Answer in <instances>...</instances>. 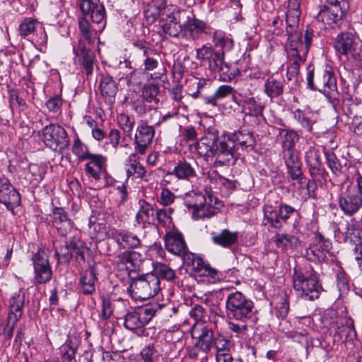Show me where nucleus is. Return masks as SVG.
Wrapping results in <instances>:
<instances>
[{
    "label": "nucleus",
    "mask_w": 362,
    "mask_h": 362,
    "mask_svg": "<svg viewBox=\"0 0 362 362\" xmlns=\"http://www.w3.org/2000/svg\"><path fill=\"white\" fill-rule=\"evenodd\" d=\"M118 241L123 243L124 246L132 248L137 247L141 244V240L137 235L131 232L120 233L118 235Z\"/></svg>",
    "instance_id": "obj_54"
},
{
    "label": "nucleus",
    "mask_w": 362,
    "mask_h": 362,
    "mask_svg": "<svg viewBox=\"0 0 362 362\" xmlns=\"http://www.w3.org/2000/svg\"><path fill=\"white\" fill-rule=\"evenodd\" d=\"M242 103L243 110L247 111L249 115L257 117L262 114L264 106L259 99L255 97H245Z\"/></svg>",
    "instance_id": "obj_45"
},
{
    "label": "nucleus",
    "mask_w": 362,
    "mask_h": 362,
    "mask_svg": "<svg viewBox=\"0 0 362 362\" xmlns=\"http://www.w3.org/2000/svg\"><path fill=\"white\" fill-rule=\"evenodd\" d=\"M349 7L347 0H326L318 13V18L327 24L337 23L341 20Z\"/></svg>",
    "instance_id": "obj_10"
},
{
    "label": "nucleus",
    "mask_w": 362,
    "mask_h": 362,
    "mask_svg": "<svg viewBox=\"0 0 362 362\" xmlns=\"http://www.w3.org/2000/svg\"><path fill=\"white\" fill-rule=\"evenodd\" d=\"M294 27L287 28L286 33L288 35L286 45L287 53V73L288 81L297 83L300 78V67L306 60V57L314 36L313 30L307 28L304 36V42L302 36L298 32L293 33Z\"/></svg>",
    "instance_id": "obj_1"
},
{
    "label": "nucleus",
    "mask_w": 362,
    "mask_h": 362,
    "mask_svg": "<svg viewBox=\"0 0 362 362\" xmlns=\"http://www.w3.org/2000/svg\"><path fill=\"white\" fill-rule=\"evenodd\" d=\"M223 52L216 51L211 46L204 45L196 50V59L202 66L208 67L211 71L218 69V64L224 59Z\"/></svg>",
    "instance_id": "obj_21"
},
{
    "label": "nucleus",
    "mask_w": 362,
    "mask_h": 362,
    "mask_svg": "<svg viewBox=\"0 0 362 362\" xmlns=\"http://www.w3.org/2000/svg\"><path fill=\"white\" fill-rule=\"evenodd\" d=\"M193 338L197 339L196 347L203 352H208L214 339V332L211 328L204 324L194 325L191 330Z\"/></svg>",
    "instance_id": "obj_25"
},
{
    "label": "nucleus",
    "mask_w": 362,
    "mask_h": 362,
    "mask_svg": "<svg viewBox=\"0 0 362 362\" xmlns=\"http://www.w3.org/2000/svg\"><path fill=\"white\" fill-rule=\"evenodd\" d=\"M338 204L344 214L352 216L362 207V195L354 187L347 186L339 195Z\"/></svg>",
    "instance_id": "obj_11"
},
{
    "label": "nucleus",
    "mask_w": 362,
    "mask_h": 362,
    "mask_svg": "<svg viewBox=\"0 0 362 362\" xmlns=\"http://www.w3.org/2000/svg\"><path fill=\"white\" fill-rule=\"evenodd\" d=\"M173 212V209L172 208L158 209L156 213V220L158 223L163 226L170 223L172 221L170 215Z\"/></svg>",
    "instance_id": "obj_62"
},
{
    "label": "nucleus",
    "mask_w": 362,
    "mask_h": 362,
    "mask_svg": "<svg viewBox=\"0 0 362 362\" xmlns=\"http://www.w3.org/2000/svg\"><path fill=\"white\" fill-rule=\"evenodd\" d=\"M324 154L326 157L327 165L332 172L337 176L342 174L344 167L341 165L336 156L329 152H325Z\"/></svg>",
    "instance_id": "obj_56"
},
{
    "label": "nucleus",
    "mask_w": 362,
    "mask_h": 362,
    "mask_svg": "<svg viewBox=\"0 0 362 362\" xmlns=\"http://www.w3.org/2000/svg\"><path fill=\"white\" fill-rule=\"evenodd\" d=\"M160 289L158 277L152 273L134 279L129 287L135 300H145L156 295Z\"/></svg>",
    "instance_id": "obj_4"
},
{
    "label": "nucleus",
    "mask_w": 362,
    "mask_h": 362,
    "mask_svg": "<svg viewBox=\"0 0 362 362\" xmlns=\"http://www.w3.org/2000/svg\"><path fill=\"white\" fill-rule=\"evenodd\" d=\"M0 203L4 204L7 209L11 211L21 204L20 194L11 185L8 180L1 175Z\"/></svg>",
    "instance_id": "obj_22"
},
{
    "label": "nucleus",
    "mask_w": 362,
    "mask_h": 362,
    "mask_svg": "<svg viewBox=\"0 0 362 362\" xmlns=\"http://www.w3.org/2000/svg\"><path fill=\"white\" fill-rule=\"evenodd\" d=\"M295 212V209L288 204H281L278 209L269 205L266 206L264 210V218L267 223L272 228L277 229L281 228L283 222L288 219Z\"/></svg>",
    "instance_id": "obj_17"
},
{
    "label": "nucleus",
    "mask_w": 362,
    "mask_h": 362,
    "mask_svg": "<svg viewBox=\"0 0 362 362\" xmlns=\"http://www.w3.org/2000/svg\"><path fill=\"white\" fill-rule=\"evenodd\" d=\"M207 28L205 21L196 18L194 15L188 16L182 24V37L189 41L197 40L204 33H206Z\"/></svg>",
    "instance_id": "obj_20"
},
{
    "label": "nucleus",
    "mask_w": 362,
    "mask_h": 362,
    "mask_svg": "<svg viewBox=\"0 0 362 362\" xmlns=\"http://www.w3.org/2000/svg\"><path fill=\"white\" fill-rule=\"evenodd\" d=\"M238 144L229 135L224 136L216 148L214 165L216 166L234 164L240 153Z\"/></svg>",
    "instance_id": "obj_8"
},
{
    "label": "nucleus",
    "mask_w": 362,
    "mask_h": 362,
    "mask_svg": "<svg viewBox=\"0 0 362 362\" xmlns=\"http://www.w3.org/2000/svg\"><path fill=\"white\" fill-rule=\"evenodd\" d=\"M54 248L58 262L68 263L74 256L77 259H85L83 243L80 237L76 235L71 236L69 240H66L64 244L55 245Z\"/></svg>",
    "instance_id": "obj_6"
},
{
    "label": "nucleus",
    "mask_w": 362,
    "mask_h": 362,
    "mask_svg": "<svg viewBox=\"0 0 362 362\" xmlns=\"http://www.w3.org/2000/svg\"><path fill=\"white\" fill-rule=\"evenodd\" d=\"M154 275L158 277V279H163L166 281H172L175 278V273L167 264L156 262L153 264Z\"/></svg>",
    "instance_id": "obj_50"
},
{
    "label": "nucleus",
    "mask_w": 362,
    "mask_h": 362,
    "mask_svg": "<svg viewBox=\"0 0 362 362\" xmlns=\"http://www.w3.org/2000/svg\"><path fill=\"white\" fill-rule=\"evenodd\" d=\"M166 308L165 305L157 303L138 308L125 315L124 325L129 330L141 328L147 325L154 315Z\"/></svg>",
    "instance_id": "obj_5"
},
{
    "label": "nucleus",
    "mask_w": 362,
    "mask_h": 362,
    "mask_svg": "<svg viewBox=\"0 0 362 362\" xmlns=\"http://www.w3.org/2000/svg\"><path fill=\"white\" fill-rule=\"evenodd\" d=\"M358 43L354 36L350 33H341L339 34L334 42L336 52L346 58L351 57L356 59L358 57Z\"/></svg>",
    "instance_id": "obj_19"
},
{
    "label": "nucleus",
    "mask_w": 362,
    "mask_h": 362,
    "mask_svg": "<svg viewBox=\"0 0 362 362\" xmlns=\"http://www.w3.org/2000/svg\"><path fill=\"white\" fill-rule=\"evenodd\" d=\"M85 160H88L85 165L86 173L98 182L99 188L106 187L107 183L103 178L107 175V158L101 154L90 153L85 157Z\"/></svg>",
    "instance_id": "obj_9"
},
{
    "label": "nucleus",
    "mask_w": 362,
    "mask_h": 362,
    "mask_svg": "<svg viewBox=\"0 0 362 362\" xmlns=\"http://www.w3.org/2000/svg\"><path fill=\"white\" fill-rule=\"evenodd\" d=\"M96 280V274L93 268H90L82 273L80 279V285L83 294L88 295L95 292V284Z\"/></svg>",
    "instance_id": "obj_39"
},
{
    "label": "nucleus",
    "mask_w": 362,
    "mask_h": 362,
    "mask_svg": "<svg viewBox=\"0 0 362 362\" xmlns=\"http://www.w3.org/2000/svg\"><path fill=\"white\" fill-rule=\"evenodd\" d=\"M228 135L235 144H238V149L241 148L243 150L247 147H252L255 144L253 135L247 129H241Z\"/></svg>",
    "instance_id": "obj_42"
},
{
    "label": "nucleus",
    "mask_w": 362,
    "mask_h": 362,
    "mask_svg": "<svg viewBox=\"0 0 362 362\" xmlns=\"http://www.w3.org/2000/svg\"><path fill=\"white\" fill-rule=\"evenodd\" d=\"M25 302V293L19 290L13 293L8 300V317L18 321L23 313V307Z\"/></svg>",
    "instance_id": "obj_31"
},
{
    "label": "nucleus",
    "mask_w": 362,
    "mask_h": 362,
    "mask_svg": "<svg viewBox=\"0 0 362 362\" xmlns=\"http://www.w3.org/2000/svg\"><path fill=\"white\" fill-rule=\"evenodd\" d=\"M165 248L168 251L177 256H183L187 251V245L180 233L168 232L165 237Z\"/></svg>",
    "instance_id": "obj_27"
},
{
    "label": "nucleus",
    "mask_w": 362,
    "mask_h": 362,
    "mask_svg": "<svg viewBox=\"0 0 362 362\" xmlns=\"http://www.w3.org/2000/svg\"><path fill=\"white\" fill-rule=\"evenodd\" d=\"M343 234L344 242L352 243L354 247L362 245V230L353 221L346 223Z\"/></svg>",
    "instance_id": "obj_34"
},
{
    "label": "nucleus",
    "mask_w": 362,
    "mask_h": 362,
    "mask_svg": "<svg viewBox=\"0 0 362 362\" xmlns=\"http://www.w3.org/2000/svg\"><path fill=\"white\" fill-rule=\"evenodd\" d=\"M78 26L79 30L84 37L85 39L88 40L89 42L92 39V32L93 30L99 31L98 28H94L90 26L88 18L85 17H81L78 19Z\"/></svg>",
    "instance_id": "obj_59"
},
{
    "label": "nucleus",
    "mask_w": 362,
    "mask_h": 362,
    "mask_svg": "<svg viewBox=\"0 0 362 362\" xmlns=\"http://www.w3.org/2000/svg\"><path fill=\"white\" fill-rule=\"evenodd\" d=\"M264 88V93L270 98L279 97L284 92V81L270 76L265 81Z\"/></svg>",
    "instance_id": "obj_41"
},
{
    "label": "nucleus",
    "mask_w": 362,
    "mask_h": 362,
    "mask_svg": "<svg viewBox=\"0 0 362 362\" xmlns=\"http://www.w3.org/2000/svg\"><path fill=\"white\" fill-rule=\"evenodd\" d=\"M277 137L281 140L283 153L293 151V148L299 138L296 132L288 129H279Z\"/></svg>",
    "instance_id": "obj_36"
},
{
    "label": "nucleus",
    "mask_w": 362,
    "mask_h": 362,
    "mask_svg": "<svg viewBox=\"0 0 362 362\" xmlns=\"http://www.w3.org/2000/svg\"><path fill=\"white\" fill-rule=\"evenodd\" d=\"M218 140V132L215 129L209 130L197 143V153L202 156L214 158Z\"/></svg>",
    "instance_id": "obj_26"
},
{
    "label": "nucleus",
    "mask_w": 362,
    "mask_h": 362,
    "mask_svg": "<svg viewBox=\"0 0 362 362\" xmlns=\"http://www.w3.org/2000/svg\"><path fill=\"white\" fill-rule=\"evenodd\" d=\"M155 136V127L141 120L138 124L134 135V149L136 153L144 155L151 146Z\"/></svg>",
    "instance_id": "obj_14"
},
{
    "label": "nucleus",
    "mask_w": 362,
    "mask_h": 362,
    "mask_svg": "<svg viewBox=\"0 0 362 362\" xmlns=\"http://www.w3.org/2000/svg\"><path fill=\"white\" fill-rule=\"evenodd\" d=\"M40 23L37 20L32 18H25L19 25V34L22 37H28L35 33Z\"/></svg>",
    "instance_id": "obj_49"
},
{
    "label": "nucleus",
    "mask_w": 362,
    "mask_h": 362,
    "mask_svg": "<svg viewBox=\"0 0 362 362\" xmlns=\"http://www.w3.org/2000/svg\"><path fill=\"white\" fill-rule=\"evenodd\" d=\"M293 116L294 118L304 129H305L309 132H312L314 121H313L309 117L305 115L303 111L299 109H297L294 111Z\"/></svg>",
    "instance_id": "obj_58"
},
{
    "label": "nucleus",
    "mask_w": 362,
    "mask_h": 362,
    "mask_svg": "<svg viewBox=\"0 0 362 362\" xmlns=\"http://www.w3.org/2000/svg\"><path fill=\"white\" fill-rule=\"evenodd\" d=\"M132 110L139 116L144 117L148 112L152 110H156L158 105H153V103L148 101L143 98H139L134 101H132Z\"/></svg>",
    "instance_id": "obj_48"
},
{
    "label": "nucleus",
    "mask_w": 362,
    "mask_h": 362,
    "mask_svg": "<svg viewBox=\"0 0 362 362\" xmlns=\"http://www.w3.org/2000/svg\"><path fill=\"white\" fill-rule=\"evenodd\" d=\"M214 72H218L220 79L226 82L233 80L235 76V69L226 63L224 59L221 61V64H218V69L214 70Z\"/></svg>",
    "instance_id": "obj_55"
},
{
    "label": "nucleus",
    "mask_w": 362,
    "mask_h": 362,
    "mask_svg": "<svg viewBox=\"0 0 362 362\" xmlns=\"http://www.w3.org/2000/svg\"><path fill=\"white\" fill-rule=\"evenodd\" d=\"M99 88L105 100L108 103H113L118 90L113 78L109 75H102Z\"/></svg>",
    "instance_id": "obj_33"
},
{
    "label": "nucleus",
    "mask_w": 362,
    "mask_h": 362,
    "mask_svg": "<svg viewBox=\"0 0 362 362\" xmlns=\"http://www.w3.org/2000/svg\"><path fill=\"white\" fill-rule=\"evenodd\" d=\"M322 153L315 147H310L305 152V161L310 174L315 177L322 175L324 168L322 163Z\"/></svg>",
    "instance_id": "obj_29"
},
{
    "label": "nucleus",
    "mask_w": 362,
    "mask_h": 362,
    "mask_svg": "<svg viewBox=\"0 0 362 362\" xmlns=\"http://www.w3.org/2000/svg\"><path fill=\"white\" fill-rule=\"evenodd\" d=\"M160 91L159 86L156 84H146L142 88L141 98L153 103V105H158L159 100L157 98Z\"/></svg>",
    "instance_id": "obj_51"
},
{
    "label": "nucleus",
    "mask_w": 362,
    "mask_h": 362,
    "mask_svg": "<svg viewBox=\"0 0 362 362\" xmlns=\"http://www.w3.org/2000/svg\"><path fill=\"white\" fill-rule=\"evenodd\" d=\"M181 12L176 8H164L163 17L160 19L163 31L171 36H182V24H180Z\"/></svg>",
    "instance_id": "obj_16"
},
{
    "label": "nucleus",
    "mask_w": 362,
    "mask_h": 362,
    "mask_svg": "<svg viewBox=\"0 0 362 362\" xmlns=\"http://www.w3.org/2000/svg\"><path fill=\"white\" fill-rule=\"evenodd\" d=\"M139 209L136 214V221L144 228L147 225L153 224L155 221V211L153 206L145 200L139 201Z\"/></svg>",
    "instance_id": "obj_32"
},
{
    "label": "nucleus",
    "mask_w": 362,
    "mask_h": 362,
    "mask_svg": "<svg viewBox=\"0 0 362 362\" xmlns=\"http://www.w3.org/2000/svg\"><path fill=\"white\" fill-rule=\"evenodd\" d=\"M52 225L62 237L73 235L80 237V231L74 227V222L68 217L63 208L57 207L52 212Z\"/></svg>",
    "instance_id": "obj_15"
},
{
    "label": "nucleus",
    "mask_w": 362,
    "mask_h": 362,
    "mask_svg": "<svg viewBox=\"0 0 362 362\" xmlns=\"http://www.w3.org/2000/svg\"><path fill=\"white\" fill-rule=\"evenodd\" d=\"M289 311V305L286 298H282L276 306V315L278 318L284 319Z\"/></svg>",
    "instance_id": "obj_63"
},
{
    "label": "nucleus",
    "mask_w": 362,
    "mask_h": 362,
    "mask_svg": "<svg viewBox=\"0 0 362 362\" xmlns=\"http://www.w3.org/2000/svg\"><path fill=\"white\" fill-rule=\"evenodd\" d=\"M233 92V87L228 85L221 86L216 89L214 94L211 96V100L209 101V103L214 105L216 100L224 98L228 96L229 95L232 94Z\"/></svg>",
    "instance_id": "obj_60"
},
{
    "label": "nucleus",
    "mask_w": 362,
    "mask_h": 362,
    "mask_svg": "<svg viewBox=\"0 0 362 362\" xmlns=\"http://www.w3.org/2000/svg\"><path fill=\"white\" fill-rule=\"evenodd\" d=\"M300 0H288L286 23L288 28L295 27L298 23L300 12Z\"/></svg>",
    "instance_id": "obj_44"
},
{
    "label": "nucleus",
    "mask_w": 362,
    "mask_h": 362,
    "mask_svg": "<svg viewBox=\"0 0 362 362\" xmlns=\"http://www.w3.org/2000/svg\"><path fill=\"white\" fill-rule=\"evenodd\" d=\"M332 247L329 240H325L322 235L317 236L314 242L306 248L305 256L313 262H322L327 258V253Z\"/></svg>",
    "instance_id": "obj_23"
},
{
    "label": "nucleus",
    "mask_w": 362,
    "mask_h": 362,
    "mask_svg": "<svg viewBox=\"0 0 362 362\" xmlns=\"http://www.w3.org/2000/svg\"><path fill=\"white\" fill-rule=\"evenodd\" d=\"M293 284L297 295L305 300H313L318 298L322 290L317 273L310 266L304 269H295Z\"/></svg>",
    "instance_id": "obj_2"
},
{
    "label": "nucleus",
    "mask_w": 362,
    "mask_h": 362,
    "mask_svg": "<svg viewBox=\"0 0 362 362\" xmlns=\"http://www.w3.org/2000/svg\"><path fill=\"white\" fill-rule=\"evenodd\" d=\"M331 327L335 332V339L339 341L345 342L352 340L356 337L354 323L350 317L346 316L338 317L332 322Z\"/></svg>",
    "instance_id": "obj_24"
},
{
    "label": "nucleus",
    "mask_w": 362,
    "mask_h": 362,
    "mask_svg": "<svg viewBox=\"0 0 362 362\" xmlns=\"http://www.w3.org/2000/svg\"><path fill=\"white\" fill-rule=\"evenodd\" d=\"M40 138L44 144L52 150H64L69 144L66 130L57 124L46 125L41 132Z\"/></svg>",
    "instance_id": "obj_7"
},
{
    "label": "nucleus",
    "mask_w": 362,
    "mask_h": 362,
    "mask_svg": "<svg viewBox=\"0 0 362 362\" xmlns=\"http://www.w3.org/2000/svg\"><path fill=\"white\" fill-rule=\"evenodd\" d=\"M175 199V195L168 188H163L160 195L159 202L163 206L171 205Z\"/></svg>",
    "instance_id": "obj_64"
},
{
    "label": "nucleus",
    "mask_w": 362,
    "mask_h": 362,
    "mask_svg": "<svg viewBox=\"0 0 362 362\" xmlns=\"http://www.w3.org/2000/svg\"><path fill=\"white\" fill-rule=\"evenodd\" d=\"M126 173L128 177L134 176L137 178H142L146 174V170L139 162L134 160L126 165Z\"/></svg>",
    "instance_id": "obj_57"
},
{
    "label": "nucleus",
    "mask_w": 362,
    "mask_h": 362,
    "mask_svg": "<svg viewBox=\"0 0 362 362\" xmlns=\"http://www.w3.org/2000/svg\"><path fill=\"white\" fill-rule=\"evenodd\" d=\"M138 362H155L161 355V346L159 344L148 346L141 351Z\"/></svg>",
    "instance_id": "obj_47"
},
{
    "label": "nucleus",
    "mask_w": 362,
    "mask_h": 362,
    "mask_svg": "<svg viewBox=\"0 0 362 362\" xmlns=\"http://www.w3.org/2000/svg\"><path fill=\"white\" fill-rule=\"evenodd\" d=\"M273 240L278 248L284 250L288 248H298L301 245L298 238L288 233H277L273 237Z\"/></svg>",
    "instance_id": "obj_35"
},
{
    "label": "nucleus",
    "mask_w": 362,
    "mask_h": 362,
    "mask_svg": "<svg viewBox=\"0 0 362 362\" xmlns=\"http://www.w3.org/2000/svg\"><path fill=\"white\" fill-rule=\"evenodd\" d=\"M165 6L161 1L155 0L147 6L144 14L148 23H153L158 17H163L164 8H169Z\"/></svg>",
    "instance_id": "obj_40"
},
{
    "label": "nucleus",
    "mask_w": 362,
    "mask_h": 362,
    "mask_svg": "<svg viewBox=\"0 0 362 362\" xmlns=\"http://www.w3.org/2000/svg\"><path fill=\"white\" fill-rule=\"evenodd\" d=\"M119 69L121 70L128 69V71L123 73L119 78V80H125L128 86L141 83L139 80L141 71L132 69L130 61L124 60V62H121L119 64Z\"/></svg>",
    "instance_id": "obj_37"
},
{
    "label": "nucleus",
    "mask_w": 362,
    "mask_h": 362,
    "mask_svg": "<svg viewBox=\"0 0 362 362\" xmlns=\"http://www.w3.org/2000/svg\"><path fill=\"white\" fill-rule=\"evenodd\" d=\"M196 165V162L191 163L185 160H179L170 174L178 180L189 181L197 177Z\"/></svg>",
    "instance_id": "obj_30"
},
{
    "label": "nucleus",
    "mask_w": 362,
    "mask_h": 362,
    "mask_svg": "<svg viewBox=\"0 0 362 362\" xmlns=\"http://www.w3.org/2000/svg\"><path fill=\"white\" fill-rule=\"evenodd\" d=\"M253 308V302L240 291L230 293L227 296L226 309L229 319L245 322L252 317Z\"/></svg>",
    "instance_id": "obj_3"
},
{
    "label": "nucleus",
    "mask_w": 362,
    "mask_h": 362,
    "mask_svg": "<svg viewBox=\"0 0 362 362\" xmlns=\"http://www.w3.org/2000/svg\"><path fill=\"white\" fill-rule=\"evenodd\" d=\"M238 238V232L224 229L221 230L218 234L213 236L212 241L216 245L228 248L237 243Z\"/></svg>",
    "instance_id": "obj_38"
},
{
    "label": "nucleus",
    "mask_w": 362,
    "mask_h": 362,
    "mask_svg": "<svg viewBox=\"0 0 362 362\" xmlns=\"http://www.w3.org/2000/svg\"><path fill=\"white\" fill-rule=\"evenodd\" d=\"M78 346L71 339H68L61 347L62 362H77L76 354Z\"/></svg>",
    "instance_id": "obj_46"
},
{
    "label": "nucleus",
    "mask_w": 362,
    "mask_h": 362,
    "mask_svg": "<svg viewBox=\"0 0 362 362\" xmlns=\"http://www.w3.org/2000/svg\"><path fill=\"white\" fill-rule=\"evenodd\" d=\"M212 42L216 47L221 49V52L230 51L234 46L233 39L228 37L226 33L221 30H217L213 33Z\"/></svg>",
    "instance_id": "obj_43"
},
{
    "label": "nucleus",
    "mask_w": 362,
    "mask_h": 362,
    "mask_svg": "<svg viewBox=\"0 0 362 362\" xmlns=\"http://www.w3.org/2000/svg\"><path fill=\"white\" fill-rule=\"evenodd\" d=\"M193 267L199 276H211L214 278L216 274V271L206 264L201 258L194 259Z\"/></svg>",
    "instance_id": "obj_53"
},
{
    "label": "nucleus",
    "mask_w": 362,
    "mask_h": 362,
    "mask_svg": "<svg viewBox=\"0 0 362 362\" xmlns=\"http://www.w3.org/2000/svg\"><path fill=\"white\" fill-rule=\"evenodd\" d=\"M81 64L86 70V74L91 75L93 71L94 55L91 50L83 48L81 49Z\"/></svg>",
    "instance_id": "obj_52"
},
{
    "label": "nucleus",
    "mask_w": 362,
    "mask_h": 362,
    "mask_svg": "<svg viewBox=\"0 0 362 362\" xmlns=\"http://www.w3.org/2000/svg\"><path fill=\"white\" fill-rule=\"evenodd\" d=\"M72 151L80 160H85V157L90 153L78 138L74 141Z\"/></svg>",
    "instance_id": "obj_61"
},
{
    "label": "nucleus",
    "mask_w": 362,
    "mask_h": 362,
    "mask_svg": "<svg viewBox=\"0 0 362 362\" xmlns=\"http://www.w3.org/2000/svg\"><path fill=\"white\" fill-rule=\"evenodd\" d=\"M308 69L307 81L309 88L328 93H331L332 92L337 90V79L330 69H325L320 75H318L315 83L313 81L314 69H310V66H309Z\"/></svg>",
    "instance_id": "obj_12"
},
{
    "label": "nucleus",
    "mask_w": 362,
    "mask_h": 362,
    "mask_svg": "<svg viewBox=\"0 0 362 362\" xmlns=\"http://www.w3.org/2000/svg\"><path fill=\"white\" fill-rule=\"evenodd\" d=\"M80 8L83 17L90 18L93 23L99 25L98 30L102 32L105 26V7L99 3V0H81Z\"/></svg>",
    "instance_id": "obj_13"
},
{
    "label": "nucleus",
    "mask_w": 362,
    "mask_h": 362,
    "mask_svg": "<svg viewBox=\"0 0 362 362\" xmlns=\"http://www.w3.org/2000/svg\"><path fill=\"white\" fill-rule=\"evenodd\" d=\"M205 202L206 198L202 193L191 192L185 194V204L189 209H192V217L194 219L206 216L204 209H202Z\"/></svg>",
    "instance_id": "obj_28"
},
{
    "label": "nucleus",
    "mask_w": 362,
    "mask_h": 362,
    "mask_svg": "<svg viewBox=\"0 0 362 362\" xmlns=\"http://www.w3.org/2000/svg\"><path fill=\"white\" fill-rule=\"evenodd\" d=\"M35 281L37 284H45L52 277V270L46 252L39 251L33 257Z\"/></svg>",
    "instance_id": "obj_18"
}]
</instances>
